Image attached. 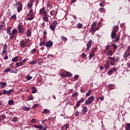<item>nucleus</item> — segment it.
Instances as JSON below:
<instances>
[{
	"instance_id": "24",
	"label": "nucleus",
	"mask_w": 130,
	"mask_h": 130,
	"mask_svg": "<svg viewBox=\"0 0 130 130\" xmlns=\"http://www.w3.org/2000/svg\"><path fill=\"white\" fill-rule=\"evenodd\" d=\"M69 126H70L69 125V124H65L64 125H63L61 127V130H63V128H64L66 130H68V129L69 128Z\"/></svg>"
},
{
	"instance_id": "48",
	"label": "nucleus",
	"mask_w": 130,
	"mask_h": 130,
	"mask_svg": "<svg viewBox=\"0 0 130 130\" xmlns=\"http://www.w3.org/2000/svg\"><path fill=\"white\" fill-rule=\"evenodd\" d=\"M13 103H14V101L12 100H9L8 102V104H9V105H12Z\"/></svg>"
},
{
	"instance_id": "55",
	"label": "nucleus",
	"mask_w": 130,
	"mask_h": 130,
	"mask_svg": "<svg viewBox=\"0 0 130 130\" xmlns=\"http://www.w3.org/2000/svg\"><path fill=\"white\" fill-rule=\"evenodd\" d=\"M28 59H29L25 58L22 61H21V62H22V64H24V62H26V61H27V60H28Z\"/></svg>"
},
{
	"instance_id": "63",
	"label": "nucleus",
	"mask_w": 130,
	"mask_h": 130,
	"mask_svg": "<svg viewBox=\"0 0 130 130\" xmlns=\"http://www.w3.org/2000/svg\"><path fill=\"white\" fill-rule=\"evenodd\" d=\"M43 45H44L45 46V43H42V42H40V46H43Z\"/></svg>"
},
{
	"instance_id": "35",
	"label": "nucleus",
	"mask_w": 130,
	"mask_h": 130,
	"mask_svg": "<svg viewBox=\"0 0 130 130\" xmlns=\"http://www.w3.org/2000/svg\"><path fill=\"white\" fill-rule=\"evenodd\" d=\"M23 110L24 111H29L30 110V108L25 106L23 107Z\"/></svg>"
},
{
	"instance_id": "49",
	"label": "nucleus",
	"mask_w": 130,
	"mask_h": 130,
	"mask_svg": "<svg viewBox=\"0 0 130 130\" xmlns=\"http://www.w3.org/2000/svg\"><path fill=\"white\" fill-rule=\"evenodd\" d=\"M31 121L32 123H36L37 122V121H36V119L34 118L31 120Z\"/></svg>"
},
{
	"instance_id": "18",
	"label": "nucleus",
	"mask_w": 130,
	"mask_h": 130,
	"mask_svg": "<svg viewBox=\"0 0 130 130\" xmlns=\"http://www.w3.org/2000/svg\"><path fill=\"white\" fill-rule=\"evenodd\" d=\"M22 10H23V5H22L21 3H19V4L17 7V12L20 13V12H21V11H22Z\"/></svg>"
},
{
	"instance_id": "23",
	"label": "nucleus",
	"mask_w": 130,
	"mask_h": 130,
	"mask_svg": "<svg viewBox=\"0 0 130 130\" xmlns=\"http://www.w3.org/2000/svg\"><path fill=\"white\" fill-rule=\"evenodd\" d=\"M34 127L36 128H39L40 129H42V128H43V126H42V125H34Z\"/></svg>"
},
{
	"instance_id": "62",
	"label": "nucleus",
	"mask_w": 130,
	"mask_h": 130,
	"mask_svg": "<svg viewBox=\"0 0 130 130\" xmlns=\"http://www.w3.org/2000/svg\"><path fill=\"white\" fill-rule=\"evenodd\" d=\"M36 107H38V104H35L32 106V109H34L36 108Z\"/></svg>"
},
{
	"instance_id": "19",
	"label": "nucleus",
	"mask_w": 130,
	"mask_h": 130,
	"mask_svg": "<svg viewBox=\"0 0 130 130\" xmlns=\"http://www.w3.org/2000/svg\"><path fill=\"white\" fill-rule=\"evenodd\" d=\"M50 14L51 16H54V17H55L57 14V11L52 10L50 11Z\"/></svg>"
},
{
	"instance_id": "2",
	"label": "nucleus",
	"mask_w": 130,
	"mask_h": 130,
	"mask_svg": "<svg viewBox=\"0 0 130 130\" xmlns=\"http://www.w3.org/2000/svg\"><path fill=\"white\" fill-rule=\"evenodd\" d=\"M94 98L93 95H91L89 98H88V99L85 101L84 103V105H90L92 102H93Z\"/></svg>"
},
{
	"instance_id": "44",
	"label": "nucleus",
	"mask_w": 130,
	"mask_h": 130,
	"mask_svg": "<svg viewBox=\"0 0 130 130\" xmlns=\"http://www.w3.org/2000/svg\"><path fill=\"white\" fill-rule=\"evenodd\" d=\"M17 120H18V117H14L12 118V121L13 122H16V121H17Z\"/></svg>"
},
{
	"instance_id": "30",
	"label": "nucleus",
	"mask_w": 130,
	"mask_h": 130,
	"mask_svg": "<svg viewBox=\"0 0 130 130\" xmlns=\"http://www.w3.org/2000/svg\"><path fill=\"white\" fill-rule=\"evenodd\" d=\"M12 29V27L7 28V34H9V36H11V35H12V33H11V29Z\"/></svg>"
},
{
	"instance_id": "38",
	"label": "nucleus",
	"mask_w": 130,
	"mask_h": 130,
	"mask_svg": "<svg viewBox=\"0 0 130 130\" xmlns=\"http://www.w3.org/2000/svg\"><path fill=\"white\" fill-rule=\"evenodd\" d=\"M31 1V3L29 4V3H28L27 4V8H32V7H33V5L32 4V3L33 1H32V0H30Z\"/></svg>"
},
{
	"instance_id": "22",
	"label": "nucleus",
	"mask_w": 130,
	"mask_h": 130,
	"mask_svg": "<svg viewBox=\"0 0 130 130\" xmlns=\"http://www.w3.org/2000/svg\"><path fill=\"white\" fill-rule=\"evenodd\" d=\"M116 36V32L115 31H112L111 37L112 39H114Z\"/></svg>"
},
{
	"instance_id": "43",
	"label": "nucleus",
	"mask_w": 130,
	"mask_h": 130,
	"mask_svg": "<svg viewBox=\"0 0 130 130\" xmlns=\"http://www.w3.org/2000/svg\"><path fill=\"white\" fill-rule=\"evenodd\" d=\"M37 63V60L32 61L29 62L30 64H36Z\"/></svg>"
},
{
	"instance_id": "32",
	"label": "nucleus",
	"mask_w": 130,
	"mask_h": 130,
	"mask_svg": "<svg viewBox=\"0 0 130 130\" xmlns=\"http://www.w3.org/2000/svg\"><path fill=\"white\" fill-rule=\"evenodd\" d=\"M77 28L78 29H82L83 28V24L81 23H79L77 24Z\"/></svg>"
},
{
	"instance_id": "3",
	"label": "nucleus",
	"mask_w": 130,
	"mask_h": 130,
	"mask_svg": "<svg viewBox=\"0 0 130 130\" xmlns=\"http://www.w3.org/2000/svg\"><path fill=\"white\" fill-rule=\"evenodd\" d=\"M57 25V21L54 20L53 21L51 24L50 25V29L51 31H55V28Z\"/></svg>"
},
{
	"instance_id": "40",
	"label": "nucleus",
	"mask_w": 130,
	"mask_h": 130,
	"mask_svg": "<svg viewBox=\"0 0 130 130\" xmlns=\"http://www.w3.org/2000/svg\"><path fill=\"white\" fill-rule=\"evenodd\" d=\"M61 39L63 40V41H67L68 40V38H66V37L63 36L61 37Z\"/></svg>"
},
{
	"instance_id": "15",
	"label": "nucleus",
	"mask_w": 130,
	"mask_h": 130,
	"mask_svg": "<svg viewBox=\"0 0 130 130\" xmlns=\"http://www.w3.org/2000/svg\"><path fill=\"white\" fill-rule=\"evenodd\" d=\"M27 17H30L27 18V20L28 21H31V20H33L34 19V15L33 14H28L27 15Z\"/></svg>"
},
{
	"instance_id": "56",
	"label": "nucleus",
	"mask_w": 130,
	"mask_h": 130,
	"mask_svg": "<svg viewBox=\"0 0 130 130\" xmlns=\"http://www.w3.org/2000/svg\"><path fill=\"white\" fill-rule=\"evenodd\" d=\"M10 39L13 40L14 38H15V35L12 34L11 35V37H10Z\"/></svg>"
},
{
	"instance_id": "33",
	"label": "nucleus",
	"mask_w": 130,
	"mask_h": 130,
	"mask_svg": "<svg viewBox=\"0 0 130 130\" xmlns=\"http://www.w3.org/2000/svg\"><path fill=\"white\" fill-rule=\"evenodd\" d=\"M118 31V26H115L114 27V29L112 31L115 32V33H116V32H117Z\"/></svg>"
},
{
	"instance_id": "46",
	"label": "nucleus",
	"mask_w": 130,
	"mask_h": 130,
	"mask_svg": "<svg viewBox=\"0 0 130 130\" xmlns=\"http://www.w3.org/2000/svg\"><path fill=\"white\" fill-rule=\"evenodd\" d=\"M6 117V115L5 114V113H4L3 115H2L1 116V119H5Z\"/></svg>"
},
{
	"instance_id": "47",
	"label": "nucleus",
	"mask_w": 130,
	"mask_h": 130,
	"mask_svg": "<svg viewBox=\"0 0 130 130\" xmlns=\"http://www.w3.org/2000/svg\"><path fill=\"white\" fill-rule=\"evenodd\" d=\"M91 91H92L91 90H89L88 91V92H87V93L86 94V96H90V95H91Z\"/></svg>"
},
{
	"instance_id": "8",
	"label": "nucleus",
	"mask_w": 130,
	"mask_h": 130,
	"mask_svg": "<svg viewBox=\"0 0 130 130\" xmlns=\"http://www.w3.org/2000/svg\"><path fill=\"white\" fill-rule=\"evenodd\" d=\"M129 51H130L129 47L128 46L127 47V49L124 52V54L123 56L124 58H127V57H128V56L130 55Z\"/></svg>"
},
{
	"instance_id": "27",
	"label": "nucleus",
	"mask_w": 130,
	"mask_h": 130,
	"mask_svg": "<svg viewBox=\"0 0 130 130\" xmlns=\"http://www.w3.org/2000/svg\"><path fill=\"white\" fill-rule=\"evenodd\" d=\"M50 110L46 109L44 110L42 113H44V114H47V113H50Z\"/></svg>"
},
{
	"instance_id": "12",
	"label": "nucleus",
	"mask_w": 130,
	"mask_h": 130,
	"mask_svg": "<svg viewBox=\"0 0 130 130\" xmlns=\"http://www.w3.org/2000/svg\"><path fill=\"white\" fill-rule=\"evenodd\" d=\"M30 41L29 39H26V41H24V40H22L20 42V45L21 46V47H24L25 46V45H27V43H29V42Z\"/></svg>"
},
{
	"instance_id": "60",
	"label": "nucleus",
	"mask_w": 130,
	"mask_h": 130,
	"mask_svg": "<svg viewBox=\"0 0 130 130\" xmlns=\"http://www.w3.org/2000/svg\"><path fill=\"white\" fill-rule=\"evenodd\" d=\"M81 56L83 58H85L86 57V54L85 53H82Z\"/></svg>"
},
{
	"instance_id": "1",
	"label": "nucleus",
	"mask_w": 130,
	"mask_h": 130,
	"mask_svg": "<svg viewBox=\"0 0 130 130\" xmlns=\"http://www.w3.org/2000/svg\"><path fill=\"white\" fill-rule=\"evenodd\" d=\"M15 92V90L13 89H9L8 91L6 90V89H4L3 90V92H1L0 91V95H12V93H14Z\"/></svg>"
},
{
	"instance_id": "34",
	"label": "nucleus",
	"mask_w": 130,
	"mask_h": 130,
	"mask_svg": "<svg viewBox=\"0 0 130 130\" xmlns=\"http://www.w3.org/2000/svg\"><path fill=\"white\" fill-rule=\"evenodd\" d=\"M108 87H109V88L110 89V90H113V87H114V84H109L108 85Z\"/></svg>"
},
{
	"instance_id": "51",
	"label": "nucleus",
	"mask_w": 130,
	"mask_h": 130,
	"mask_svg": "<svg viewBox=\"0 0 130 130\" xmlns=\"http://www.w3.org/2000/svg\"><path fill=\"white\" fill-rule=\"evenodd\" d=\"M34 99V98H33V95L32 94H30V96L28 97V100H33Z\"/></svg>"
},
{
	"instance_id": "42",
	"label": "nucleus",
	"mask_w": 130,
	"mask_h": 130,
	"mask_svg": "<svg viewBox=\"0 0 130 130\" xmlns=\"http://www.w3.org/2000/svg\"><path fill=\"white\" fill-rule=\"evenodd\" d=\"M108 59H110V60H112L113 62H115V58L114 57H108Z\"/></svg>"
},
{
	"instance_id": "52",
	"label": "nucleus",
	"mask_w": 130,
	"mask_h": 130,
	"mask_svg": "<svg viewBox=\"0 0 130 130\" xmlns=\"http://www.w3.org/2000/svg\"><path fill=\"white\" fill-rule=\"evenodd\" d=\"M11 19H14V20H16L17 19V16L16 14H14L11 18Z\"/></svg>"
},
{
	"instance_id": "36",
	"label": "nucleus",
	"mask_w": 130,
	"mask_h": 130,
	"mask_svg": "<svg viewBox=\"0 0 130 130\" xmlns=\"http://www.w3.org/2000/svg\"><path fill=\"white\" fill-rule=\"evenodd\" d=\"M32 94H34L36 93V92H37V89L34 86L32 87Z\"/></svg>"
},
{
	"instance_id": "13",
	"label": "nucleus",
	"mask_w": 130,
	"mask_h": 130,
	"mask_svg": "<svg viewBox=\"0 0 130 130\" xmlns=\"http://www.w3.org/2000/svg\"><path fill=\"white\" fill-rule=\"evenodd\" d=\"M82 112L83 115H86V114H87V113L88 112V108L87 106H84L83 108H82Z\"/></svg>"
},
{
	"instance_id": "5",
	"label": "nucleus",
	"mask_w": 130,
	"mask_h": 130,
	"mask_svg": "<svg viewBox=\"0 0 130 130\" xmlns=\"http://www.w3.org/2000/svg\"><path fill=\"white\" fill-rule=\"evenodd\" d=\"M39 14L40 15H43V16L48 14L47 10H46L45 7H43L40 10Z\"/></svg>"
},
{
	"instance_id": "14",
	"label": "nucleus",
	"mask_w": 130,
	"mask_h": 130,
	"mask_svg": "<svg viewBox=\"0 0 130 130\" xmlns=\"http://www.w3.org/2000/svg\"><path fill=\"white\" fill-rule=\"evenodd\" d=\"M104 66L106 70H108V69H109V67L110 66V61L107 60Z\"/></svg>"
},
{
	"instance_id": "61",
	"label": "nucleus",
	"mask_w": 130,
	"mask_h": 130,
	"mask_svg": "<svg viewBox=\"0 0 130 130\" xmlns=\"http://www.w3.org/2000/svg\"><path fill=\"white\" fill-rule=\"evenodd\" d=\"M74 79H75V80H78V79H79V75H75Z\"/></svg>"
},
{
	"instance_id": "28",
	"label": "nucleus",
	"mask_w": 130,
	"mask_h": 130,
	"mask_svg": "<svg viewBox=\"0 0 130 130\" xmlns=\"http://www.w3.org/2000/svg\"><path fill=\"white\" fill-rule=\"evenodd\" d=\"M107 55H108V56H111L112 55H113V53H112V51L109 50L107 52Z\"/></svg>"
},
{
	"instance_id": "4",
	"label": "nucleus",
	"mask_w": 130,
	"mask_h": 130,
	"mask_svg": "<svg viewBox=\"0 0 130 130\" xmlns=\"http://www.w3.org/2000/svg\"><path fill=\"white\" fill-rule=\"evenodd\" d=\"M60 77H69V78H72L73 77V74L71 72H66V73H62L60 74Z\"/></svg>"
},
{
	"instance_id": "25",
	"label": "nucleus",
	"mask_w": 130,
	"mask_h": 130,
	"mask_svg": "<svg viewBox=\"0 0 130 130\" xmlns=\"http://www.w3.org/2000/svg\"><path fill=\"white\" fill-rule=\"evenodd\" d=\"M120 38V35H119L118 36H116L115 37V40H114V42H118L119 41V39Z\"/></svg>"
},
{
	"instance_id": "45",
	"label": "nucleus",
	"mask_w": 130,
	"mask_h": 130,
	"mask_svg": "<svg viewBox=\"0 0 130 130\" xmlns=\"http://www.w3.org/2000/svg\"><path fill=\"white\" fill-rule=\"evenodd\" d=\"M17 32H18V30H17V29H14L12 31V34H13L15 35V34H16Z\"/></svg>"
},
{
	"instance_id": "50",
	"label": "nucleus",
	"mask_w": 130,
	"mask_h": 130,
	"mask_svg": "<svg viewBox=\"0 0 130 130\" xmlns=\"http://www.w3.org/2000/svg\"><path fill=\"white\" fill-rule=\"evenodd\" d=\"M109 48H110V46H109V45L106 46V49L104 50V51H107V50H108L109 49Z\"/></svg>"
},
{
	"instance_id": "59",
	"label": "nucleus",
	"mask_w": 130,
	"mask_h": 130,
	"mask_svg": "<svg viewBox=\"0 0 130 130\" xmlns=\"http://www.w3.org/2000/svg\"><path fill=\"white\" fill-rule=\"evenodd\" d=\"M96 50H97V48H93V50L91 51V52H92L93 53H94L95 51H96Z\"/></svg>"
},
{
	"instance_id": "9",
	"label": "nucleus",
	"mask_w": 130,
	"mask_h": 130,
	"mask_svg": "<svg viewBox=\"0 0 130 130\" xmlns=\"http://www.w3.org/2000/svg\"><path fill=\"white\" fill-rule=\"evenodd\" d=\"M18 30L19 31V33L20 34H23L24 33V27L23 25L21 24H19L18 26Z\"/></svg>"
},
{
	"instance_id": "37",
	"label": "nucleus",
	"mask_w": 130,
	"mask_h": 130,
	"mask_svg": "<svg viewBox=\"0 0 130 130\" xmlns=\"http://www.w3.org/2000/svg\"><path fill=\"white\" fill-rule=\"evenodd\" d=\"M126 130H130V123H126V127H125Z\"/></svg>"
},
{
	"instance_id": "54",
	"label": "nucleus",
	"mask_w": 130,
	"mask_h": 130,
	"mask_svg": "<svg viewBox=\"0 0 130 130\" xmlns=\"http://www.w3.org/2000/svg\"><path fill=\"white\" fill-rule=\"evenodd\" d=\"M36 52V49H33L32 50H31V53L32 54H34Z\"/></svg>"
},
{
	"instance_id": "21",
	"label": "nucleus",
	"mask_w": 130,
	"mask_h": 130,
	"mask_svg": "<svg viewBox=\"0 0 130 130\" xmlns=\"http://www.w3.org/2000/svg\"><path fill=\"white\" fill-rule=\"evenodd\" d=\"M31 35V30L30 29L27 30L26 33V36H27V37H30Z\"/></svg>"
},
{
	"instance_id": "31",
	"label": "nucleus",
	"mask_w": 130,
	"mask_h": 130,
	"mask_svg": "<svg viewBox=\"0 0 130 130\" xmlns=\"http://www.w3.org/2000/svg\"><path fill=\"white\" fill-rule=\"evenodd\" d=\"M94 56H95V53L91 52V53L89 54V59H92Z\"/></svg>"
},
{
	"instance_id": "57",
	"label": "nucleus",
	"mask_w": 130,
	"mask_h": 130,
	"mask_svg": "<svg viewBox=\"0 0 130 130\" xmlns=\"http://www.w3.org/2000/svg\"><path fill=\"white\" fill-rule=\"evenodd\" d=\"M10 71H11V69H10V68H7L4 71V72L5 73H9V72H10Z\"/></svg>"
},
{
	"instance_id": "64",
	"label": "nucleus",
	"mask_w": 130,
	"mask_h": 130,
	"mask_svg": "<svg viewBox=\"0 0 130 130\" xmlns=\"http://www.w3.org/2000/svg\"><path fill=\"white\" fill-rule=\"evenodd\" d=\"M76 95H77V96H78V92H76L73 94H72V97H75V96H76Z\"/></svg>"
},
{
	"instance_id": "58",
	"label": "nucleus",
	"mask_w": 130,
	"mask_h": 130,
	"mask_svg": "<svg viewBox=\"0 0 130 130\" xmlns=\"http://www.w3.org/2000/svg\"><path fill=\"white\" fill-rule=\"evenodd\" d=\"M80 115V112L79 111H77L75 113V116L78 117Z\"/></svg>"
},
{
	"instance_id": "39",
	"label": "nucleus",
	"mask_w": 130,
	"mask_h": 130,
	"mask_svg": "<svg viewBox=\"0 0 130 130\" xmlns=\"http://www.w3.org/2000/svg\"><path fill=\"white\" fill-rule=\"evenodd\" d=\"M112 46H113V48H114V51H115V50L117 49V45H116V44H113Z\"/></svg>"
},
{
	"instance_id": "41",
	"label": "nucleus",
	"mask_w": 130,
	"mask_h": 130,
	"mask_svg": "<svg viewBox=\"0 0 130 130\" xmlns=\"http://www.w3.org/2000/svg\"><path fill=\"white\" fill-rule=\"evenodd\" d=\"M99 12H100V13H103V12H105V9L104 8H101L99 9Z\"/></svg>"
},
{
	"instance_id": "20",
	"label": "nucleus",
	"mask_w": 130,
	"mask_h": 130,
	"mask_svg": "<svg viewBox=\"0 0 130 130\" xmlns=\"http://www.w3.org/2000/svg\"><path fill=\"white\" fill-rule=\"evenodd\" d=\"M0 85L2 86L1 88L4 89V88L7 86V82H2L0 83Z\"/></svg>"
},
{
	"instance_id": "53",
	"label": "nucleus",
	"mask_w": 130,
	"mask_h": 130,
	"mask_svg": "<svg viewBox=\"0 0 130 130\" xmlns=\"http://www.w3.org/2000/svg\"><path fill=\"white\" fill-rule=\"evenodd\" d=\"M26 79L27 80H28V81L31 80V79H32V77L30 76L29 75H28L26 77Z\"/></svg>"
},
{
	"instance_id": "29",
	"label": "nucleus",
	"mask_w": 130,
	"mask_h": 130,
	"mask_svg": "<svg viewBox=\"0 0 130 130\" xmlns=\"http://www.w3.org/2000/svg\"><path fill=\"white\" fill-rule=\"evenodd\" d=\"M22 66H24V64L22 62V61L16 62V67L19 68V67H22Z\"/></svg>"
},
{
	"instance_id": "10",
	"label": "nucleus",
	"mask_w": 130,
	"mask_h": 130,
	"mask_svg": "<svg viewBox=\"0 0 130 130\" xmlns=\"http://www.w3.org/2000/svg\"><path fill=\"white\" fill-rule=\"evenodd\" d=\"M53 45V42L52 41H48L45 43V46L47 47V48H50Z\"/></svg>"
},
{
	"instance_id": "16",
	"label": "nucleus",
	"mask_w": 130,
	"mask_h": 130,
	"mask_svg": "<svg viewBox=\"0 0 130 130\" xmlns=\"http://www.w3.org/2000/svg\"><path fill=\"white\" fill-rule=\"evenodd\" d=\"M43 20L44 21V22H48L49 21V19L48 18V14L43 15Z\"/></svg>"
},
{
	"instance_id": "26",
	"label": "nucleus",
	"mask_w": 130,
	"mask_h": 130,
	"mask_svg": "<svg viewBox=\"0 0 130 130\" xmlns=\"http://www.w3.org/2000/svg\"><path fill=\"white\" fill-rule=\"evenodd\" d=\"M19 60V57L18 56L14 57L12 59V61H13V62H16V61H18Z\"/></svg>"
},
{
	"instance_id": "7",
	"label": "nucleus",
	"mask_w": 130,
	"mask_h": 130,
	"mask_svg": "<svg viewBox=\"0 0 130 130\" xmlns=\"http://www.w3.org/2000/svg\"><path fill=\"white\" fill-rule=\"evenodd\" d=\"M97 25V22L95 21L92 23V24L91 26L90 31L91 32H93V33H95L96 32V25Z\"/></svg>"
},
{
	"instance_id": "6",
	"label": "nucleus",
	"mask_w": 130,
	"mask_h": 130,
	"mask_svg": "<svg viewBox=\"0 0 130 130\" xmlns=\"http://www.w3.org/2000/svg\"><path fill=\"white\" fill-rule=\"evenodd\" d=\"M83 102H85V99L84 98H82L80 100L78 101L76 104V108H79V107L81 106V103H83Z\"/></svg>"
},
{
	"instance_id": "17",
	"label": "nucleus",
	"mask_w": 130,
	"mask_h": 130,
	"mask_svg": "<svg viewBox=\"0 0 130 130\" xmlns=\"http://www.w3.org/2000/svg\"><path fill=\"white\" fill-rule=\"evenodd\" d=\"M113 72H116V68H112L108 72V75L109 76H111V74Z\"/></svg>"
},
{
	"instance_id": "11",
	"label": "nucleus",
	"mask_w": 130,
	"mask_h": 130,
	"mask_svg": "<svg viewBox=\"0 0 130 130\" xmlns=\"http://www.w3.org/2000/svg\"><path fill=\"white\" fill-rule=\"evenodd\" d=\"M92 46V40H90L86 45V51H88Z\"/></svg>"
}]
</instances>
